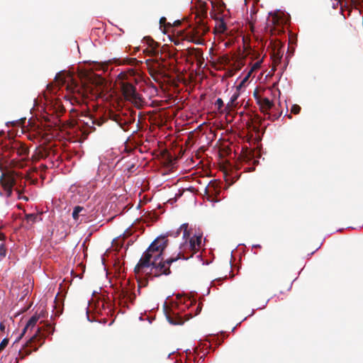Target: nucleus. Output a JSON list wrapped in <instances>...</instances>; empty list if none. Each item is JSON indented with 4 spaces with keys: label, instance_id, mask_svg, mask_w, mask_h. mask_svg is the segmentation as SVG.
Listing matches in <instances>:
<instances>
[{
    "label": "nucleus",
    "instance_id": "1",
    "mask_svg": "<svg viewBox=\"0 0 363 363\" xmlns=\"http://www.w3.org/2000/svg\"><path fill=\"white\" fill-rule=\"evenodd\" d=\"M202 245V235H194L189 240H186L179 247V252L176 256L163 260L161 259L157 263H153L150 267V272L146 273L147 279H152L154 277H158L161 275H169L171 274L170 265L180 259H188L194 255L199 252Z\"/></svg>",
    "mask_w": 363,
    "mask_h": 363
},
{
    "label": "nucleus",
    "instance_id": "2",
    "mask_svg": "<svg viewBox=\"0 0 363 363\" xmlns=\"http://www.w3.org/2000/svg\"><path fill=\"white\" fill-rule=\"evenodd\" d=\"M142 80V75L135 69L129 68L118 74V84L125 101H130L138 108L143 106L141 95L137 92L135 84Z\"/></svg>",
    "mask_w": 363,
    "mask_h": 363
},
{
    "label": "nucleus",
    "instance_id": "3",
    "mask_svg": "<svg viewBox=\"0 0 363 363\" xmlns=\"http://www.w3.org/2000/svg\"><path fill=\"white\" fill-rule=\"evenodd\" d=\"M62 77V74L58 73L55 77V81L59 84H61L62 86H66L67 90L72 94L77 101L88 98L89 94L101 96L104 93V79L101 77L98 79L95 87L96 91H94L92 87L79 83L69 75L66 77Z\"/></svg>",
    "mask_w": 363,
    "mask_h": 363
},
{
    "label": "nucleus",
    "instance_id": "4",
    "mask_svg": "<svg viewBox=\"0 0 363 363\" xmlns=\"http://www.w3.org/2000/svg\"><path fill=\"white\" fill-rule=\"evenodd\" d=\"M167 245L168 240L165 236L156 238L143 254L138 263L135 265L134 268L135 274L143 275L146 268H149L153 265V263H157L163 259L162 254Z\"/></svg>",
    "mask_w": 363,
    "mask_h": 363
},
{
    "label": "nucleus",
    "instance_id": "5",
    "mask_svg": "<svg viewBox=\"0 0 363 363\" xmlns=\"http://www.w3.org/2000/svg\"><path fill=\"white\" fill-rule=\"evenodd\" d=\"M54 328L50 324H45L41 328H38L35 334L33 335L27 342L26 347L19 351V356L21 359L37 351L38 347L44 342V339L49 335L52 334Z\"/></svg>",
    "mask_w": 363,
    "mask_h": 363
},
{
    "label": "nucleus",
    "instance_id": "6",
    "mask_svg": "<svg viewBox=\"0 0 363 363\" xmlns=\"http://www.w3.org/2000/svg\"><path fill=\"white\" fill-rule=\"evenodd\" d=\"M84 118L85 119L83 120L82 122L89 129V132L94 131L95 130V125L101 126L102 124L107 121L108 118L115 121L123 129H125V126L129 125L134 121V118L130 117L128 119H125L120 114L111 111L106 113L104 116L99 118H93L91 116H85Z\"/></svg>",
    "mask_w": 363,
    "mask_h": 363
},
{
    "label": "nucleus",
    "instance_id": "7",
    "mask_svg": "<svg viewBox=\"0 0 363 363\" xmlns=\"http://www.w3.org/2000/svg\"><path fill=\"white\" fill-rule=\"evenodd\" d=\"M207 15V10L206 6L203 5L196 16L199 17V21L196 25L188 31L187 35L189 36L190 40L196 44H200L202 40V37L208 31V28L206 26L202 18H205Z\"/></svg>",
    "mask_w": 363,
    "mask_h": 363
},
{
    "label": "nucleus",
    "instance_id": "8",
    "mask_svg": "<svg viewBox=\"0 0 363 363\" xmlns=\"http://www.w3.org/2000/svg\"><path fill=\"white\" fill-rule=\"evenodd\" d=\"M16 184V175L13 172H4L0 177V195L11 196L13 186Z\"/></svg>",
    "mask_w": 363,
    "mask_h": 363
},
{
    "label": "nucleus",
    "instance_id": "9",
    "mask_svg": "<svg viewBox=\"0 0 363 363\" xmlns=\"http://www.w3.org/2000/svg\"><path fill=\"white\" fill-rule=\"evenodd\" d=\"M165 315L169 323L174 325H182L192 317L190 313L182 315L176 308L167 307L165 308Z\"/></svg>",
    "mask_w": 363,
    "mask_h": 363
},
{
    "label": "nucleus",
    "instance_id": "10",
    "mask_svg": "<svg viewBox=\"0 0 363 363\" xmlns=\"http://www.w3.org/2000/svg\"><path fill=\"white\" fill-rule=\"evenodd\" d=\"M241 157L243 162L249 164L250 165L252 164V167H249L245 169V170H247L248 172L254 171L255 169V166L259 164V160L257 159H255L254 150H245L242 153Z\"/></svg>",
    "mask_w": 363,
    "mask_h": 363
},
{
    "label": "nucleus",
    "instance_id": "11",
    "mask_svg": "<svg viewBox=\"0 0 363 363\" xmlns=\"http://www.w3.org/2000/svg\"><path fill=\"white\" fill-rule=\"evenodd\" d=\"M255 96L261 111L264 114H267L268 111L274 106V103L267 98L258 97L257 93H255Z\"/></svg>",
    "mask_w": 363,
    "mask_h": 363
},
{
    "label": "nucleus",
    "instance_id": "12",
    "mask_svg": "<svg viewBox=\"0 0 363 363\" xmlns=\"http://www.w3.org/2000/svg\"><path fill=\"white\" fill-rule=\"evenodd\" d=\"M42 218L40 217V215L38 213H29L26 214L25 218L23 220V225L27 229H30L33 228L34 223H35L37 221L40 220Z\"/></svg>",
    "mask_w": 363,
    "mask_h": 363
},
{
    "label": "nucleus",
    "instance_id": "13",
    "mask_svg": "<svg viewBox=\"0 0 363 363\" xmlns=\"http://www.w3.org/2000/svg\"><path fill=\"white\" fill-rule=\"evenodd\" d=\"M165 69L166 66L158 60H156L150 68V74L153 78H155L156 75L164 74Z\"/></svg>",
    "mask_w": 363,
    "mask_h": 363
},
{
    "label": "nucleus",
    "instance_id": "14",
    "mask_svg": "<svg viewBox=\"0 0 363 363\" xmlns=\"http://www.w3.org/2000/svg\"><path fill=\"white\" fill-rule=\"evenodd\" d=\"M12 149L16 151L18 156L26 157L28 155L29 150L25 144L20 142H15L12 145Z\"/></svg>",
    "mask_w": 363,
    "mask_h": 363
},
{
    "label": "nucleus",
    "instance_id": "15",
    "mask_svg": "<svg viewBox=\"0 0 363 363\" xmlns=\"http://www.w3.org/2000/svg\"><path fill=\"white\" fill-rule=\"evenodd\" d=\"M41 317H44V315H43V313H40L38 315H33L30 319L28 321V323H26L25 328H23V333L21 334V335H24L26 333V332L28 330V329H32L35 327L36 323L38 322V320H39L40 318Z\"/></svg>",
    "mask_w": 363,
    "mask_h": 363
},
{
    "label": "nucleus",
    "instance_id": "16",
    "mask_svg": "<svg viewBox=\"0 0 363 363\" xmlns=\"http://www.w3.org/2000/svg\"><path fill=\"white\" fill-rule=\"evenodd\" d=\"M239 92L237 91L234 93L232 96L230 97V101L227 104V105L225 106V113H230L234 108L236 107L235 101L239 97Z\"/></svg>",
    "mask_w": 363,
    "mask_h": 363
},
{
    "label": "nucleus",
    "instance_id": "17",
    "mask_svg": "<svg viewBox=\"0 0 363 363\" xmlns=\"http://www.w3.org/2000/svg\"><path fill=\"white\" fill-rule=\"evenodd\" d=\"M183 232L182 238L184 239L187 240L191 235L190 230L189 229V224L188 223H184L182 224L180 228L177 230L175 233V236H178L181 232Z\"/></svg>",
    "mask_w": 363,
    "mask_h": 363
},
{
    "label": "nucleus",
    "instance_id": "18",
    "mask_svg": "<svg viewBox=\"0 0 363 363\" xmlns=\"http://www.w3.org/2000/svg\"><path fill=\"white\" fill-rule=\"evenodd\" d=\"M211 5H212L213 9L215 11H218V14H220V15L223 14L224 10L225 9V4L223 1H220V0L216 1H211Z\"/></svg>",
    "mask_w": 363,
    "mask_h": 363
},
{
    "label": "nucleus",
    "instance_id": "19",
    "mask_svg": "<svg viewBox=\"0 0 363 363\" xmlns=\"http://www.w3.org/2000/svg\"><path fill=\"white\" fill-rule=\"evenodd\" d=\"M123 298L125 301H129L131 303H133L135 299V294L134 293H131L128 290L122 291Z\"/></svg>",
    "mask_w": 363,
    "mask_h": 363
},
{
    "label": "nucleus",
    "instance_id": "20",
    "mask_svg": "<svg viewBox=\"0 0 363 363\" xmlns=\"http://www.w3.org/2000/svg\"><path fill=\"white\" fill-rule=\"evenodd\" d=\"M270 44L272 45H274V55H277V58L278 59H280L281 55V46L280 45V41L279 40H276L274 42H272L271 41Z\"/></svg>",
    "mask_w": 363,
    "mask_h": 363
},
{
    "label": "nucleus",
    "instance_id": "21",
    "mask_svg": "<svg viewBox=\"0 0 363 363\" xmlns=\"http://www.w3.org/2000/svg\"><path fill=\"white\" fill-rule=\"evenodd\" d=\"M215 18L218 19V17H215ZM220 22L218 25L216 26V29L218 33H223L227 30V26L223 21L222 17L219 18Z\"/></svg>",
    "mask_w": 363,
    "mask_h": 363
},
{
    "label": "nucleus",
    "instance_id": "22",
    "mask_svg": "<svg viewBox=\"0 0 363 363\" xmlns=\"http://www.w3.org/2000/svg\"><path fill=\"white\" fill-rule=\"evenodd\" d=\"M215 105L217 106V108H218V111L223 113L225 112V108H223L224 107V103H223V101L220 99V98H218L216 103H215Z\"/></svg>",
    "mask_w": 363,
    "mask_h": 363
},
{
    "label": "nucleus",
    "instance_id": "23",
    "mask_svg": "<svg viewBox=\"0 0 363 363\" xmlns=\"http://www.w3.org/2000/svg\"><path fill=\"white\" fill-rule=\"evenodd\" d=\"M84 210V208L79 206H77L74 207L72 212V217L74 220H77L79 218V214L81 211Z\"/></svg>",
    "mask_w": 363,
    "mask_h": 363
},
{
    "label": "nucleus",
    "instance_id": "24",
    "mask_svg": "<svg viewBox=\"0 0 363 363\" xmlns=\"http://www.w3.org/2000/svg\"><path fill=\"white\" fill-rule=\"evenodd\" d=\"M262 63V59L257 61L251 67L250 71L249 72V74H251V73L258 69L260 68L261 64Z\"/></svg>",
    "mask_w": 363,
    "mask_h": 363
},
{
    "label": "nucleus",
    "instance_id": "25",
    "mask_svg": "<svg viewBox=\"0 0 363 363\" xmlns=\"http://www.w3.org/2000/svg\"><path fill=\"white\" fill-rule=\"evenodd\" d=\"M15 191H16L17 194H18V199H22V200H24L26 201H28V198L26 196H22V192H23V190L21 189L19 187H16L15 189Z\"/></svg>",
    "mask_w": 363,
    "mask_h": 363
},
{
    "label": "nucleus",
    "instance_id": "26",
    "mask_svg": "<svg viewBox=\"0 0 363 363\" xmlns=\"http://www.w3.org/2000/svg\"><path fill=\"white\" fill-rule=\"evenodd\" d=\"M267 119L272 121H274L277 119H278L281 115V112L279 113H267Z\"/></svg>",
    "mask_w": 363,
    "mask_h": 363
},
{
    "label": "nucleus",
    "instance_id": "27",
    "mask_svg": "<svg viewBox=\"0 0 363 363\" xmlns=\"http://www.w3.org/2000/svg\"><path fill=\"white\" fill-rule=\"evenodd\" d=\"M301 106L297 104H294L291 108V113L294 114H298L301 111Z\"/></svg>",
    "mask_w": 363,
    "mask_h": 363
},
{
    "label": "nucleus",
    "instance_id": "28",
    "mask_svg": "<svg viewBox=\"0 0 363 363\" xmlns=\"http://www.w3.org/2000/svg\"><path fill=\"white\" fill-rule=\"evenodd\" d=\"M6 247L4 244L1 243L0 244V257H5L6 255Z\"/></svg>",
    "mask_w": 363,
    "mask_h": 363
},
{
    "label": "nucleus",
    "instance_id": "29",
    "mask_svg": "<svg viewBox=\"0 0 363 363\" xmlns=\"http://www.w3.org/2000/svg\"><path fill=\"white\" fill-rule=\"evenodd\" d=\"M9 340L8 338L3 339V340L0 343V352L6 347V346L9 344Z\"/></svg>",
    "mask_w": 363,
    "mask_h": 363
},
{
    "label": "nucleus",
    "instance_id": "30",
    "mask_svg": "<svg viewBox=\"0 0 363 363\" xmlns=\"http://www.w3.org/2000/svg\"><path fill=\"white\" fill-rule=\"evenodd\" d=\"M279 18L277 14H274V16H272V23L274 26H279Z\"/></svg>",
    "mask_w": 363,
    "mask_h": 363
},
{
    "label": "nucleus",
    "instance_id": "31",
    "mask_svg": "<svg viewBox=\"0 0 363 363\" xmlns=\"http://www.w3.org/2000/svg\"><path fill=\"white\" fill-rule=\"evenodd\" d=\"M166 23V18L165 17H162L160 20V25H163Z\"/></svg>",
    "mask_w": 363,
    "mask_h": 363
},
{
    "label": "nucleus",
    "instance_id": "32",
    "mask_svg": "<svg viewBox=\"0 0 363 363\" xmlns=\"http://www.w3.org/2000/svg\"><path fill=\"white\" fill-rule=\"evenodd\" d=\"M129 63L133 64L138 62V60L135 58H130L128 60Z\"/></svg>",
    "mask_w": 363,
    "mask_h": 363
},
{
    "label": "nucleus",
    "instance_id": "33",
    "mask_svg": "<svg viewBox=\"0 0 363 363\" xmlns=\"http://www.w3.org/2000/svg\"><path fill=\"white\" fill-rule=\"evenodd\" d=\"M5 329V325L3 323H0V330H4Z\"/></svg>",
    "mask_w": 363,
    "mask_h": 363
},
{
    "label": "nucleus",
    "instance_id": "34",
    "mask_svg": "<svg viewBox=\"0 0 363 363\" xmlns=\"http://www.w3.org/2000/svg\"><path fill=\"white\" fill-rule=\"evenodd\" d=\"M252 247H256V248H259V249L262 248V246L260 245H253Z\"/></svg>",
    "mask_w": 363,
    "mask_h": 363
},
{
    "label": "nucleus",
    "instance_id": "35",
    "mask_svg": "<svg viewBox=\"0 0 363 363\" xmlns=\"http://www.w3.org/2000/svg\"><path fill=\"white\" fill-rule=\"evenodd\" d=\"M250 74H249V73L247 74V75L245 77V78L242 80V83H244L245 82H246L248 79V77H250Z\"/></svg>",
    "mask_w": 363,
    "mask_h": 363
},
{
    "label": "nucleus",
    "instance_id": "36",
    "mask_svg": "<svg viewBox=\"0 0 363 363\" xmlns=\"http://www.w3.org/2000/svg\"><path fill=\"white\" fill-rule=\"evenodd\" d=\"M174 24H175L176 26H179V25H180V24H181V21H176L174 22Z\"/></svg>",
    "mask_w": 363,
    "mask_h": 363
},
{
    "label": "nucleus",
    "instance_id": "37",
    "mask_svg": "<svg viewBox=\"0 0 363 363\" xmlns=\"http://www.w3.org/2000/svg\"><path fill=\"white\" fill-rule=\"evenodd\" d=\"M287 117H288L289 119H291V114L287 115Z\"/></svg>",
    "mask_w": 363,
    "mask_h": 363
},
{
    "label": "nucleus",
    "instance_id": "38",
    "mask_svg": "<svg viewBox=\"0 0 363 363\" xmlns=\"http://www.w3.org/2000/svg\"><path fill=\"white\" fill-rule=\"evenodd\" d=\"M201 256V254L200 253L199 255H197V257H200Z\"/></svg>",
    "mask_w": 363,
    "mask_h": 363
}]
</instances>
